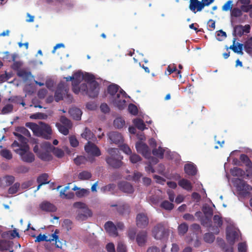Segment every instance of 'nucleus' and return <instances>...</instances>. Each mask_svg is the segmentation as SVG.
<instances>
[{"label":"nucleus","mask_w":252,"mask_h":252,"mask_svg":"<svg viewBox=\"0 0 252 252\" xmlns=\"http://www.w3.org/2000/svg\"><path fill=\"white\" fill-rule=\"evenodd\" d=\"M108 153L110 156L106 158L107 163L114 168H118L121 167L123 165L122 160L123 157L121 155L119 150L117 148H111L108 150Z\"/></svg>","instance_id":"nucleus-1"},{"label":"nucleus","mask_w":252,"mask_h":252,"mask_svg":"<svg viewBox=\"0 0 252 252\" xmlns=\"http://www.w3.org/2000/svg\"><path fill=\"white\" fill-rule=\"evenodd\" d=\"M23 149H15V152L19 155L22 160L27 163H32L34 160V155L29 152V147H24Z\"/></svg>","instance_id":"nucleus-2"},{"label":"nucleus","mask_w":252,"mask_h":252,"mask_svg":"<svg viewBox=\"0 0 252 252\" xmlns=\"http://www.w3.org/2000/svg\"><path fill=\"white\" fill-rule=\"evenodd\" d=\"M99 84L96 81H94L90 83L88 86V89L87 85H81V89L86 91V94L90 97L95 98L97 96L99 93Z\"/></svg>","instance_id":"nucleus-3"},{"label":"nucleus","mask_w":252,"mask_h":252,"mask_svg":"<svg viewBox=\"0 0 252 252\" xmlns=\"http://www.w3.org/2000/svg\"><path fill=\"white\" fill-rule=\"evenodd\" d=\"M39 128V129L35 134L36 136L41 137L46 139H49L51 137L52 129L48 125L43 124Z\"/></svg>","instance_id":"nucleus-4"},{"label":"nucleus","mask_w":252,"mask_h":252,"mask_svg":"<svg viewBox=\"0 0 252 252\" xmlns=\"http://www.w3.org/2000/svg\"><path fill=\"white\" fill-rule=\"evenodd\" d=\"M13 134L17 137L18 140L21 143H19L17 141H14L13 142L11 145V147L13 148L14 151H15V149H18V148L20 149H23L24 147H29L27 143L28 141V139L22 134L16 132H14Z\"/></svg>","instance_id":"nucleus-5"},{"label":"nucleus","mask_w":252,"mask_h":252,"mask_svg":"<svg viewBox=\"0 0 252 252\" xmlns=\"http://www.w3.org/2000/svg\"><path fill=\"white\" fill-rule=\"evenodd\" d=\"M152 233L155 239L160 240L165 237L166 231L161 223L157 224L154 227Z\"/></svg>","instance_id":"nucleus-6"},{"label":"nucleus","mask_w":252,"mask_h":252,"mask_svg":"<svg viewBox=\"0 0 252 252\" xmlns=\"http://www.w3.org/2000/svg\"><path fill=\"white\" fill-rule=\"evenodd\" d=\"M85 150L88 155L94 157H99L101 155V152L98 147L90 141H88L85 146Z\"/></svg>","instance_id":"nucleus-7"},{"label":"nucleus","mask_w":252,"mask_h":252,"mask_svg":"<svg viewBox=\"0 0 252 252\" xmlns=\"http://www.w3.org/2000/svg\"><path fill=\"white\" fill-rule=\"evenodd\" d=\"M135 147L138 153L142 154L145 158H149L151 155V152L148 145L142 142H138L136 143Z\"/></svg>","instance_id":"nucleus-8"},{"label":"nucleus","mask_w":252,"mask_h":252,"mask_svg":"<svg viewBox=\"0 0 252 252\" xmlns=\"http://www.w3.org/2000/svg\"><path fill=\"white\" fill-rule=\"evenodd\" d=\"M233 182L237 189L244 193H248L252 189V187L242 179L237 178Z\"/></svg>","instance_id":"nucleus-9"},{"label":"nucleus","mask_w":252,"mask_h":252,"mask_svg":"<svg viewBox=\"0 0 252 252\" xmlns=\"http://www.w3.org/2000/svg\"><path fill=\"white\" fill-rule=\"evenodd\" d=\"M111 101L114 105L119 109H123L126 105L125 97L121 94L117 93L115 96L111 97Z\"/></svg>","instance_id":"nucleus-10"},{"label":"nucleus","mask_w":252,"mask_h":252,"mask_svg":"<svg viewBox=\"0 0 252 252\" xmlns=\"http://www.w3.org/2000/svg\"><path fill=\"white\" fill-rule=\"evenodd\" d=\"M42 147L43 148L51 150L54 155L59 158L63 157L64 152L61 149L55 148L49 142H44L42 143Z\"/></svg>","instance_id":"nucleus-11"},{"label":"nucleus","mask_w":252,"mask_h":252,"mask_svg":"<svg viewBox=\"0 0 252 252\" xmlns=\"http://www.w3.org/2000/svg\"><path fill=\"white\" fill-rule=\"evenodd\" d=\"M49 150L42 147V143L41 144V149L39 151L37 157L42 160L45 161H49L52 159V156L50 154Z\"/></svg>","instance_id":"nucleus-12"},{"label":"nucleus","mask_w":252,"mask_h":252,"mask_svg":"<svg viewBox=\"0 0 252 252\" xmlns=\"http://www.w3.org/2000/svg\"><path fill=\"white\" fill-rule=\"evenodd\" d=\"M149 223L147 216L144 213H139L136 216V225L138 227L145 228Z\"/></svg>","instance_id":"nucleus-13"},{"label":"nucleus","mask_w":252,"mask_h":252,"mask_svg":"<svg viewBox=\"0 0 252 252\" xmlns=\"http://www.w3.org/2000/svg\"><path fill=\"white\" fill-rule=\"evenodd\" d=\"M204 8L203 4L198 0H190L189 8L194 13L201 11Z\"/></svg>","instance_id":"nucleus-14"},{"label":"nucleus","mask_w":252,"mask_h":252,"mask_svg":"<svg viewBox=\"0 0 252 252\" xmlns=\"http://www.w3.org/2000/svg\"><path fill=\"white\" fill-rule=\"evenodd\" d=\"M111 206L117 207V211L120 215H128L130 213V206L127 203H125L119 205H112Z\"/></svg>","instance_id":"nucleus-15"},{"label":"nucleus","mask_w":252,"mask_h":252,"mask_svg":"<svg viewBox=\"0 0 252 252\" xmlns=\"http://www.w3.org/2000/svg\"><path fill=\"white\" fill-rule=\"evenodd\" d=\"M40 209L45 212H54L57 211L56 206L47 201H44L39 205Z\"/></svg>","instance_id":"nucleus-16"},{"label":"nucleus","mask_w":252,"mask_h":252,"mask_svg":"<svg viewBox=\"0 0 252 252\" xmlns=\"http://www.w3.org/2000/svg\"><path fill=\"white\" fill-rule=\"evenodd\" d=\"M147 233L146 231H141L136 236V242L140 247L144 246L147 240Z\"/></svg>","instance_id":"nucleus-17"},{"label":"nucleus","mask_w":252,"mask_h":252,"mask_svg":"<svg viewBox=\"0 0 252 252\" xmlns=\"http://www.w3.org/2000/svg\"><path fill=\"white\" fill-rule=\"evenodd\" d=\"M213 221L214 224L217 225V226H213L212 230L214 233L218 234L220 232L219 228L221 227L223 224L222 218L218 215H215L213 217Z\"/></svg>","instance_id":"nucleus-18"},{"label":"nucleus","mask_w":252,"mask_h":252,"mask_svg":"<svg viewBox=\"0 0 252 252\" xmlns=\"http://www.w3.org/2000/svg\"><path fill=\"white\" fill-rule=\"evenodd\" d=\"M104 228L110 235L115 237L118 236L116 226L113 222L110 221L106 222L104 224Z\"/></svg>","instance_id":"nucleus-19"},{"label":"nucleus","mask_w":252,"mask_h":252,"mask_svg":"<svg viewBox=\"0 0 252 252\" xmlns=\"http://www.w3.org/2000/svg\"><path fill=\"white\" fill-rule=\"evenodd\" d=\"M92 212L88 208H85L84 210H81L78 213L76 219L78 220H86L89 217L92 216Z\"/></svg>","instance_id":"nucleus-20"},{"label":"nucleus","mask_w":252,"mask_h":252,"mask_svg":"<svg viewBox=\"0 0 252 252\" xmlns=\"http://www.w3.org/2000/svg\"><path fill=\"white\" fill-rule=\"evenodd\" d=\"M108 137L110 140L115 144L122 143L124 141L122 134L116 131L110 132L108 134Z\"/></svg>","instance_id":"nucleus-21"},{"label":"nucleus","mask_w":252,"mask_h":252,"mask_svg":"<svg viewBox=\"0 0 252 252\" xmlns=\"http://www.w3.org/2000/svg\"><path fill=\"white\" fill-rule=\"evenodd\" d=\"M120 189L124 192L132 193L134 191L133 186L128 182H122L119 184Z\"/></svg>","instance_id":"nucleus-22"},{"label":"nucleus","mask_w":252,"mask_h":252,"mask_svg":"<svg viewBox=\"0 0 252 252\" xmlns=\"http://www.w3.org/2000/svg\"><path fill=\"white\" fill-rule=\"evenodd\" d=\"M185 172L189 176H194L197 173L196 166L193 163H187L184 166Z\"/></svg>","instance_id":"nucleus-23"},{"label":"nucleus","mask_w":252,"mask_h":252,"mask_svg":"<svg viewBox=\"0 0 252 252\" xmlns=\"http://www.w3.org/2000/svg\"><path fill=\"white\" fill-rule=\"evenodd\" d=\"M64 93H67V89L64 88H62L59 85L55 92V99L56 102H59L60 100L63 99V94Z\"/></svg>","instance_id":"nucleus-24"},{"label":"nucleus","mask_w":252,"mask_h":252,"mask_svg":"<svg viewBox=\"0 0 252 252\" xmlns=\"http://www.w3.org/2000/svg\"><path fill=\"white\" fill-rule=\"evenodd\" d=\"M81 136L88 141L94 140L96 139L94 134L88 127L85 128L84 132L81 134Z\"/></svg>","instance_id":"nucleus-25"},{"label":"nucleus","mask_w":252,"mask_h":252,"mask_svg":"<svg viewBox=\"0 0 252 252\" xmlns=\"http://www.w3.org/2000/svg\"><path fill=\"white\" fill-rule=\"evenodd\" d=\"M238 236V233L235 230L227 232L226 233L227 241L231 245L234 244Z\"/></svg>","instance_id":"nucleus-26"},{"label":"nucleus","mask_w":252,"mask_h":252,"mask_svg":"<svg viewBox=\"0 0 252 252\" xmlns=\"http://www.w3.org/2000/svg\"><path fill=\"white\" fill-rule=\"evenodd\" d=\"M230 173L233 176L244 177L246 175L248 177V174H246L245 172L242 169L238 167H234L230 170Z\"/></svg>","instance_id":"nucleus-27"},{"label":"nucleus","mask_w":252,"mask_h":252,"mask_svg":"<svg viewBox=\"0 0 252 252\" xmlns=\"http://www.w3.org/2000/svg\"><path fill=\"white\" fill-rule=\"evenodd\" d=\"M178 185L179 186L182 187L183 189L188 190L190 191L192 189V185L190 181L189 180L182 179L178 182Z\"/></svg>","instance_id":"nucleus-28"},{"label":"nucleus","mask_w":252,"mask_h":252,"mask_svg":"<svg viewBox=\"0 0 252 252\" xmlns=\"http://www.w3.org/2000/svg\"><path fill=\"white\" fill-rule=\"evenodd\" d=\"M69 113L74 120H79L81 119L82 111L80 109L72 108L69 110Z\"/></svg>","instance_id":"nucleus-29"},{"label":"nucleus","mask_w":252,"mask_h":252,"mask_svg":"<svg viewBox=\"0 0 252 252\" xmlns=\"http://www.w3.org/2000/svg\"><path fill=\"white\" fill-rule=\"evenodd\" d=\"M12 242L4 240H0V251L3 252L10 249L12 247Z\"/></svg>","instance_id":"nucleus-30"},{"label":"nucleus","mask_w":252,"mask_h":252,"mask_svg":"<svg viewBox=\"0 0 252 252\" xmlns=\"http://www.w3.org/2000/svg\"><path fill=\"white\" fill-rule=\"evenodd\" d=\"M120 87L116 84H113L108 86L107 88V92L109 94L111 95V97L115 96L118 92Z\"/></svg>","instance_id":"nucleus-31"},{"label":"nucleus","mask_w":252,"mask_h":252,"mask_svg":"<svg viewBox=\"0 0 252 252\" xmlns=\"http://www.w3.org/2000/svg\"><path fill=\"white\" fill-rule=\"evenodd\" d=\"M133 123L134 126L139 130H144L147 128L143 121L139 118H136L133 120Z\"/></svg>","instance_id":"nucleus-32"},{"label":"nucleus","mask_w":252,"mask_h":252,"mask_svg":"<svg viewBox=\"0 0 252 252\" xmlns=\"http://www.w3.org/2000/svg\"><path fill=\"white\" fill-rule=\"evenodd\" d=\"M69 189L68 186H66L60 191V196L63 198L71 199L74 197V194L72 192L66 194L65 192Z\"/></svg>","instance_id":"nucleus-33"},{"label":"nucleus","mask_w":252,"mask_h":252,"mask_svg":"<svg viewBox=\"0 0 252 252\" xmlns=\"http://www.w3.org/2000/svg\"><path fill=\"white\" fill-rule=\"evenodd\" d=\"M202 211L205 217L212 218L213 215V210L211 207L206 205L203 207Z\"/></svg>","instance_id":"nucleus-34"},{"label":"nucleus","mask_w":252,"mask_h":252,"mask_svg":"<svg viewBox=\"0 0 252 252\" xmlns=\"http://www.w3.org/2000/svg\"><path fill=\"white\" fill-rule=\"evenodd\" d=\"M92 177V174L91 172L87 171H83L81 172L78 175V178L80 180H89Z\"/></svg>","instance_id":"nucleus-35"},{"label":"nucleus","mask_w":252,"mask_h":252,"mask_svg":"<svg viewBox=\"0 0 252 252\" xmlns=\"http://www.w3.org/2000/svg\"><path fill=\"white\" fill-rule=\"evenodd\" d=\"M240 160L247 167H252V162L247 155L245 154H241L240 157Z\"/></svg>","instance_id":"nucleus-36"},{"label":"nucleus","mask_w":252,"mask_h":252,"mask_svg":"<svg viewBox=\"0 0 252 252\" xmlns=\"http://www.w3.org/2000/svg\"><path fill=\"white\" fill-rule=\"evenodd\" d=\"M48 175L46 173H43L40 175L37 179V182L40 184V186L49 183L48 181Z\"/></svg>","instance_id":"nucleus-37"},{"label":"nucleus","mask_w":252,"mask_h":252,"mask_svg":"<svg viewBox=\"0 0 252 252\" xmlns=\"http://www.w3.org/2000/svg\"><path fill=\"white\" fill-rule=\"evenodd\" d=\"M56 126L59 131L64 135H67L69 133V129L71 128V127H68V126H63L59 123H57Z\"/></svg>","instance_id":"nucleus-38"},{"label":"nucleus","mask_w":252,"mask_h":252,"mask_svg":"<svg viewBox=\"0 0 252 252\" xmlns=\"http://www.w3.org/2000/svg\"><path fill=\"white\" fill-rule=\"evenodd\" d=\"M189 229L188 225L186 223H182L180 224L178 228L179 234L180 235H184L186 234Z\"/></svg>","instance_id":"nucleus-39"},{"label":"nucleus","mask_w":252,"mask_h":252,"mask_svg":"<svg viewBox=\"0 0 252 252\" xmlns=\"http://www.w3.org/2000/svg\"><path fill=\"white\" fill-rule=\"evenodd\" d=\"M125 125V121L121 117L117 118L114 121V126L117 128H122Z\"/></svg>","instance_id":"nucleus-40"},{"label":"nucleus","mask_w":252,"mask_h":252,"mask_svg":"<svg viewBox=\"0 0 252 252\" xmlns=\"http://www.w3.org/2000/svg\"><path fill=\"white\" fill-rule=\"evenodd\" d=\"M164 153V150L160 147H159L158 149H154L152 151L153 154L160 158H163Z\"/></svg>","instance_id":"nucleus-41"},{"label":"nucleus","mask_w":252,"mask_h":252,"mask_svg":"<svg viewBox=\"0 0 252 252\" xmlns=\"http://www.w3.org/2000/svg\"><path fill=\"white\" fill-rule=\"evenodd\" d=\"M25 125L27 127L30 128L32 131L35 135L37 131L39 129V127L40 126H39L35 123L28 122L26 123Z\"/></svg>","instance_id":"nucleus-42"},{"label":"nucleus","mask_w":252,"mask_h":252,"mask_svg":"<svg viewBox=\"0 0 252 252\" xmlns=\"http://www.w3.org/2000/svg\"><path fill=\"white\" fill-rule=\"evenodd\" d=\"M204 240L207 243H212L215 239V237L212 233H206L203 237Z\"/></svg>","instance_id":"nucleus-43"},{"label":"nucleus","mask_w":252,"mask_h":252,"mask_svg":"<svg viewBox=\"0 0 252 252\" xmlns=\"http://www.w3.org/2000/svg\"><path fill=\"white\" fill-rule=\"evenodd\" d=\"M174 204L167 200H164L160 204V207L166 210H171L174 208Z\"/></svg>","instance_id":"nucleus-44"},{"label":"nucleus","mask_w":252,"mask_h":252,"mask_svg":"<svg viewBox=\"0 0 252 252\" xmlns=\"http://www.w3.org/2000/svg\"><path fill=\"white\" fill-rule=\"evenodd\" d=\"M244 49L248 53L252 52V37L248 39L244 44Z\"/></svg>","instance_id":"nucleus-45"},{"label":"nucleus","mask_w":252,"mask_h":252,"mask_svg":"<svg viewBox=\"0 0 252 252\" xmlns=\"http://www.w3.org/2000/svg\"><path fill=\"white\" fill-rule=\"evenodd\" d=\"M15 130L18 133H20L21 134H22L28 137H31L30 131L24 127L18 126L16 128Z\"/></svg>","instance_id":"nucleus-46"},{"label":"nucleus","mask_w":252,"mask_h":252,"mask_svg":"<svg viewBox=\"0 0 252 252\" xmlns=\"http://www.w3.org/2000/svg\"><path fill=\"white\" fill-rule=\"evenodd\" d=\"M16 56L12 55V61L14 62L12 65V68L16 71H18L22 65V63L20 61H15Z\"/></svg>","instance_id":"nucleus-47"},{"label":"nucleus","mask_w":252,"mask_h":252,"mask_svg":"<svg viewBox=\"0 0 252 252\" xmlns=\"http://www.w3.org/2000/svg\"><path fill=\"white\" fill-rule=\"evenodd\" d=\"M60 122L63 126L72 127V124L71 122L64 116H62L60 118Z\"/></svg>","instance_id":"nucleus-48"},{"label":"nucleus","mask_w":252,"mask_h":252,"mask_svg":"<svg viewBox=\"0 0 252 252\" xmlns=\"http://www.w3.org/2000/svg\"><path fill=\"white\" fill-rule=\"evenodd\" d=\"M242 15V12L241 9L234 7L231 10V16L235 18L241 17Z\"/></svg>","instance_id":"nucleus-49"},{"label":"nucleus","mask_w":252,"mask_h":252,"mask_svg":"<svg viewBox=\"0 0 252 252\" xmlns=\"http://www.w3.org/2000/svg\"><path fill=\"white\" fill-rule=\"evenodd\" d=\"M234 34L235 36H242L244 34L243 32V26L242 25H237L234 28Z\"/></svg>","instance_id":"nucleus-50"},{"label":"nucleus","mask_w":252,"mask_h":252,"mask_svg":"<svg viewBox=\"0 0 252 252\" xmlns=\"http://www.w3.org/2000/svg\"><path fill=\"white\" fill-rule=\"evenodd\" d=\"M20 183H15L13 186H12L11 187H10L8 190V192L9 194H14V193H16L19 187H20Z\"/></svg>","instance_id":"nucleus-51"},{"label":"nucleus","mask_w":252,"mask_h":252,"mask_svg":"<svg viewBox=\"0 0 252 252\" xmlns=\"http://www.w3.org/2000/svg\"><path fill=\"white\" fill-rule=\"evenodd\" d=\"M83 79L88 83V85L93 82L96 81L95 80L94 76L88 73H86L84 75H83Z\"/></svg>","instance_id":"nucleus-52"},{"label":"nucleus","mask_w":252,"mask_h":252,"mask_svg":"<svg viewBox=\"0 0 252 252\" xmlns=\"http://www.w3.org/2000/svg\"><path fill=\"white\" fill-rule=\"evenodd\" d=\"M1 156L7 159H11L12 158V155L9 150L7 149L2 150L0 152Z\"/></svg>","instance_id":"nucleus-53"},{"label":"nucleus","mask_w":252,"mask_h":252,"mask_svg":"<svg viewBox=\"0 0 252 252\" xmlns=\"http://www.w3.org/2000/svg\"><path fill=\"white\" fill-rule=\"evenodd\" d=\"M201 224L205 227H211L212 226L211 219L205 217L201 220Z\"/></svg>","instance_id":"nucleus-54"},{"label":"nucleus","mask_w":252,"mask_h":252,"mask_svg":"<svg viewBox=\"0 0 252 252\" xmlns=\"http://www.w3.org/2000/svg\"><path fill=\"white\" fill-rule=\"evenodd\" d=\"M128 110L129 112L133 115H136L138 114L137 107L135 105L132 103L129 104L128 106Z\"/></svg>","instance_id":"nucleus-55"},{"label":"nucleus","mask_w":252,"mask_h":252,"mask_svg":"<svg viewBox=\"0 0 252 252\" xmlns=\"http://www.w3.org/2000/svg\"><path fill=\"white\" fill-rule=\"evenodd\" d=\"M117 252H126V245L121 241L118 242L117 247Z\"/></svg>","instance_id":"nucleus-56"},{"label":"nucleus","mask_w":252,"mask_h":252,"mask_svg":"<svg viewBox=\"0 0 252 252\" xmlns=\"http://www.w3.org/2000/svg\"><path fill=\"white\" fill-rule=\"evenodd\" d=\"M232 0H228L222 7V10L224 11L231 10L232 9Z\"/></svg>","instance_id":"nucleus-57"},{"label":"nucleus","mask_w":252,"mask_h":252,"mask_svg":"<svg viewBox=\"0 0 252 252\" xmlns=\"http://www.w3.org/2000/svg\"><path fill=\"white\" fill-rule=\"evenodd\" d=\"M89 191L86 189H82L75 192L76 195L78 197H82L88 194Z\"/></svg>","instance_id":"nucleus-58"},{"label":"nucleus","mask_w":252,"mask_h":252,"mask_svg":"<svg viewBox=\"0 0 252 252\" xmlns=\"http://www.w3.org/2000/svg\"><path fill=\"white\" fill-rule=\"evenodd\" d=\"M70 145L73 147H76L79 145V142L75 136H70L69 137Z\"/></svg>","instance_id":"nucleus-59"},{"label":"nucleus","mask_w":252,"mask_h":252,"mask_svg":"<svg viewBox=\"0 0 252 252\" xmlns=\"http://www.w3.org/2000/svg\"><path fill=\"white\" fill-rule=\"evenodd\" d=\"M13 106L11 104H6L4 106L2 109V113L3 114H7L11 112L13 110Z\"/></svg>","instance_id":"nucleus-60"},{"label":"nucleus","mask_w":252,"mask_h":252,"mask_svg":"<svg viewBox=\"0 0 252 252\" xmlns=\"http://www.w3.org/2000/svg\"><path fill=\"white\" fill-rule=\"evenodd\" d=\"M129 159L132 163H136L140 161L141 158L139 156L136 154H134L130 156Z\"/></svg>","instance_id":"nucleus-61"},{"label":"nucleus","mask_w":252,"mask_h":252,"mask_svg":"<svg viewBox=\"0 0 252 252\" xmlns=\"http://www.w3.org/2000/svg\"><path fill=\"white\" fill-rule=\"evenodd\" d=\"M85 161V158L84 156H78L74 159V163L77 165L84 163Z\"/></svg>","instance_id":"nucleus-62"},{"label":"nucleus","mask_w":252,"mask_h":252,"mask_svg":"<svg viewBox=\"0 0 252 252\" xmlns=\"http://www.w3.org/2000/svg\"><path fill=\"white\" fill-rule=\"evenodd\" d=\"M240 9L242 12H248L252 9V4H251L250 3L248 4H243L241 6Z\"/></svg>","instance_id":"nucleus-63"},{"label":"nucleus","mask_w":252,"mask_h":252,"mask_svg":"<svg viewBox=\"0 0 252 252\" xmlns=\"http://www.w3.org/2000/svg\"><path fill=\"white\" fill-rule=\"evenodd\" d=\"M73 207L76 208L80 209L81 210H84L85 208H88L87 205L81 202H76L73 204Z\"/></svg>","instance_id":"nucleus-64"}]
</instances>
